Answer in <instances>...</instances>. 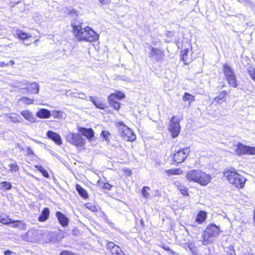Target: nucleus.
<instances>
[{"instance_id":"c85d7f7f","label":"nucleus","mask_w":255,"mask_h":255,"mask_svg":"<svg viewBox=\"0 0 255 255\" xmlns=\"http://www.w3.org/2000/svg\"><path fill=\"white\" fill-rule=\"evenodd\" d=\"M11 219L4 214H0V223L4 225H9V223L11 222Z\"/></svg>"},{"instance_id":"052dcab7","label":"nucleus","mask_w":255,"mask_h":255,"mask_svg":"<svg viewBox=\"0 0 255 255\" xmlns=\"http://www.w3.org/2000/svg\"><path fill=\"white\" fill-rule=\"evenodd\" d=\"M254 222L255 226V210L254 212Z\"/></svg>"},{"instance_id":"6e6d98bb","label":"nucleus","mask_w":255,"mask_h":255,"mask_svg":"<svg viewBox=\"0 0 255 255\" xmlns=\"http://www.w3.org/2000/svg\"><path fill=\"white\" fill-rule=\"evenodd\" d=\"M188 248H189V250L190 251H193V248H194V245L192 244H189L188 245Z\"/></svg>"},{"instance_id":"e433bc0d","label":"nucleus","mask_w":255,"mask_h":255,"mask_svg":"<svg viewBox=\"0 0 255 255\" xmlns=\"http://www.w3.org/2000/svg\"><path fill=\"white\" fill-rule=\"evenodd\" d=\"M111 135V133L109 131L106 130H103L101 133V135L102 137L106 141L109 142L110 141V139L109 137Z\"/></svg>"},{"instance_id":"9d476101","label":"nucleus","mask_w":255,"mask_h":255,"mask_svg":"<svg viewBox=\"0 0 255 255\" xmlns=\"http://www.w3.org/2000/svg\"><path fill=\"white\" fill-rule=\"evenodd\" d=\"M180 120L176 119L175 116H173L170 121L169 130L170 131L173 138L176 137L180 133Z\"/></svg>"},{"instance_id":"69168bd1","label":"nucleus","mask_w":255,"mask_h":255,"mask_svg":"<svg viewBox=\"0 0 255 255\" xmlns=\"http://www.w3.org/2000/svg\"><path fill=\"white\" fill-rule=\"evenodd\" d=\"M241 16L242 17V18L243 19V20H245V17L242 15H241Z\"/></svg>"},{"instance_id":"603ef678","label":"nucleus","mask_w":255,"mask_h":255,"mask_svg":"<svg viewBox=\"0 0 255 255\" xmlns=\"http://www.w3.org/2000/svg\"><path fill=\"white\" fill-rule=\"evenodd\" d=\"M41 173L42 174V175L44 177H45L46 178L49 177V174H48V172L44 169L42 171H41Z\"/></svg>"},{"instance_id":"774afa93","label":"nucleus","mask_w":255,"mask_h":255,"mask_svg":"<svg viewBox=\"0 0 255 255\" xmlns=\"http://www.w3.org/2000/svg\"><path fill=\"white\" fill-rule=\"evenodd\" d=\"M248 255H253V254H248Z\"/></svg>"},{"instance_id":"4d7b16f0","label":"nucleus","mask_w":255,"mask_h":255,"mask_svg":"<svg viewBox=\"0 0 255 255\" xmlns=\"http://www.w3.org/2000/svg\"><path fill=\"white\" fill-rule=\"evenodd\" d=\"M5 64H6V63L5 62L0 61V66H1L2 67L6 66V65Z\"/></svg>"},{"instance_id":"49530a36","label":"nucleus","mask_w":255,"mask_h":255,"mask_svg":"<svg viewBox=\"0 0 255 255\" xmlns=\"http://www.w3.org/2000/svg\"><path fill=\"white\" fill-rule=\"evenodd\" d=\"M227 252V255H236L235 251L233 249L228 248Z\"/></svg>"},{"instance_id":"c9c22d12","label":"nucleus","mask_w":255,"mask_h":255,"mask_svg":"<svg viewBox=\"0 0 255 255\" xmlns=\"http://www.w3.org/2000/svg\"><path fill=\"white\" fill-rule=\"evenodd\" d=\"M0 185H1V188L3 190H9L12 187V185H11V183L7 181L2 182H1Z\"/></svg>"},{"instance_id":"6e6552de","label":"nucleus","mask_w":255,"mask_h":255,"mask_svg":"<svg viewBox=\"0 0 255 255\" xmlns=\"http://www.w3.org/2000/svg\"><path fill=\"white\" fill-rule=\"evenodd\" d=\"M21 83L20 86L21 87V89H25L31 94H38L39 86L37 83L35 82L29 83L27 80H24L21 82Z\"/></svg>"},{"instance_id":"58836bf2","label":"nucleus","mask_w":255,"mask_h":255,"mask_svg":"<svg viewBox=\"0 0 255 255\" xmlns=\"http://www.w3.org/2000/svg\"><path fill=\"white\" fill-rule=\"evenodd\" d=\"M52 115L54 118L61 119L63 117V113L61 111H53Z\"/></svg>"},{"instance_id":"6ab92c4d","label":"nucleus","mask_w":255,"mask_h":255,"mask_svg":"<svg viewBox=\"0 0 255 255\" xmlns=\"http://www.w3.org/2000/svg\"><path fill=\"white\" fill-rule=\"evenodd\" d=\"M90 101L94 104L96 108L100 109H104L106 107L100 99H97L96 97L90 96Z\"/></svg>"},{"instance_id":"4be33fe9","label":"nucleus","mask_w":255,"mask_h":255,"mask_svg":"<svg viewBox=\"0 0 255 255\" xmlns=\"http://www.w3.org/2000/svg\"><path fill=\"white\" fill-rule=\"evenodd\" d=\"M223 71L225 74L226 78L235 75L232 68L227 64L224 65Z\"/></svg>"},{"instance_id":"c756f323","label":"nucleus","mask_w":255,"mask_h":255,"mask_svg":"<svg viewBox=\"0 0 255 255\" xmlns=\"http://www.w3.org/2000/svg\"><path fill=\"white\" fill-rule=\"evenodd\" d=\"M229 84L233 88H236L238 86L236 75H234L226 78Z\"/></svg>"},{"instance_id":"473e14b6","label":"nucleus","mask_w":255,"mask_h":255,"mask_svg":"<svg viewBox=\"0 0 255 255\" xmlns=\"http://www.w3.org/2000/svg\"><path fill=\"white\" fill-rule=\"evenodd\" d=\"M177 188L179 189V190L180 191L181 194L183 195L187 196L188 195V190L186 187H185L184 185H182L180 183H179L177 185Z\"/></svg>"},{"instance_id":"0e129e2a","label":"nucleus","mask_w":255,"mask_h":255,"mask_svg":"<svg viewBox=\"0 0 255 255\" xmlns=\"http://www.w3.org/2000/svg\"><path fill=\"white\" fill-rule=\"evenodd\" d=\"M84 96L85 95L84 94H81V97H80L81 98L84 99Z\"/></svg>"},{"instance_id":"a211bd4d","label":"nucleus","mask_w":255,"mask_h":255,"mask_svg":"<svg viewBox=\"0 0 255 255\" xmlns=\"http://www.w3.org/2000/svg\"><path fill=\"white\" fill-rule=\"evenodd\" d=\"M36 115L41 119H48L51 117V114L49 110L46 109H41L37 112Z\"/></svg>"},{"instance_id":"a18cd8bd","label":"nucleus","mask_w":255,"mask_h":255,"mask_svg":"<svg viewBox=\"0 0 255 255\" xmlns=\"http://www.w3.org/2000/svg\"><path fill=\"white\" fill-rule=\"evenodd\" d=\"M114 109L117 111H118L120 109V104L119 102H117L116 103H113L110 104Z\"/></svg>"},{"instance_id":"423d86ee","label":"nucleus","mask_w":255,"mask_h":255,"mask_svg":"<svg viewBox=\"0 0 255 255\" xmlns=\"http://www.w3.org/2000/svg\"><path fill=\"white\" fill-rule=\"evenodd\" d=\"M234 149L238 155L255 154V147L245 145L241 143L234 146Z\"/></svg>"},{"instance_id":"b1692460","label":"nucleus","mask_w":255,"mask_h":255,"mask_svg":"<svg viewBox=\"0 0 255 255\" xmlns=\"http://www.w3.org/2000/svg\"><path fill=\"white\" fill-rule=\"evenodd\" d=\"M227 96V91L225 90L222 91L219 93V95L215 98L214 100L218 103L221 104L225 101Z\"/></svg>"},{"instance_id":"f8f14e48","label":"nucleus","mask_w":255,"mask_h":255,"mask_svg":"<svg viewBox=\"0 0 255 255\" xmlns=\"http://www.w3.org/2000/svg\"><path fill=\"white\" fill-rule=\"evenodd\" d=\"M107 247L111 255H125L121 248L112 242L107 243Z\"/></svg>"},{"instance_id":"f3484780","label":"nucleus","mask_w":255,"mask_h":255,"mask_svg":"<svg viewBox=\"0 0 255 255\" xmlns=\"http://www.w3.org/2000/svg\"><path fill=\"white\" fill-rule=\"evenodd\" d=\"M9 224L10 225V227L20 230H24L26 227V225L21 220H14L11 219V222L9 223Z\"/></svg>"},{"instance_id":"412c9836","label":"nucleus","mask_w":255,"mask_h":255,"mask_svg":"<svg viewBox=\"0 0 255 255\" xmlns=\"http://www.w3.org/2000/svg\"><path fill=\"white\" fill-rule=\"evenodd\" d=\"M49 209L47 208H44L38 217L39 221L44 222L47 220L49 216Z\"/></svg>"},{"instance_id":"79ce46f5","label":"nucleus","mask_w":255,"mask_h":255,"mask_svg":"<svg viewBox=\"0 0 255 255\" xmlns=\"http://www.w3.org/2000/svg\"><path fill=\"white\" fill-rule=\"evenodd\" d=\"M35 233H36V232L35 231H28L27 232V236H28V239H28V241L32 242H34V241L36 240L35 238H31V237L32 235H34Z\"/></svg>"},{"instance_id":"4468645a","label":"nucleus","mask_w":255,"mask_h":255,"mask_svg":"<svg viewBox=\"0 0 255 255\" xmlns=\"http://www.w3.org/2000/svg\"><path fill=\"white\" fill-rule=\"evenodd\" d=\"M55 215L59 223L62 227H65L68 225L69 219L63 213L60 211H57L56 212Z\"/></svg>"},{"instance_id":"2eb2a0df","label":"nucleus","mask_w":255,"mask_h":255,"mask_svg":"<svg viewBox=\"0 0 255 255\" xmlns=\"http://www.w3.org/2000/svg\"><path fill=\"white\" fill-rule=\"evenodd\" d=\"M47 136L49 138L52 139L56 144L61 145L62 144V140L60 135L51 130L47 132Z\"/></svg>"},{"instance_id":"8fccbe9b","label":"nucleus","mask_w":255,"mask_h":255,"mask_svg":"<svg viewBox=\"0 0 255 255\" xmlns=\"http://www.w3.org/2000/svg\"><path fill=\"white\" fill-rule=\"evenodd\" d=\"M102 5H107L110 2V0H99Z\"/></svg>"},{"instance_id":"680f3d73","label":"nucleus","mask_w":255,"mask_h":255,"mask_svg":"<svg viewBox=\"0 0 255 255\" xmlns=\"http://www.w3.org/2000/svg\"><path fill=\"white\" fill-rule=\"evenodd\" d=\"M170 35H171V33H170V32H169V31H167V32H166V35H167V36H170Z\"/></svg>"},{"instance_id":"20e7f679","label":"nucleus","mask_w":255,"mask_h":255,"mask_svg":"<svg viewBox=\"0 0 255 255\" xmlns=\"http://www.w3.org/2000/svg\"><path fill=\"white\" fill-rule=\"evenodd\" d=\"M229 182L237 188H242L246 181V178L238 174L234 169L228 170L224 173Z\"/></svg>"},{"instance_id":"e2e57ef3","label":"nucleus","mask_w":255,"mask_h":255,"mask_svg":"<svg viewBox=\"0 0 255 255\" xmlns=\"http://www.w3.org/2000/svg\"><path fill=\"white\" fill-rule=\"evenodd\" d=\"M38 42V40H36L35 41H34V44L36 45H37V42Z\"/></svg>"},{"instance_id":"9b49d317","label":"nucleus","mask_w":255,"mask_h":255,"mask_svg":"<svg viewBox=\"0 0 255 255\" xmlns=\"http://www.w3.org/2000/svg\"><path fill=\"white\" fill-rule=\"evenodd\" d=\"M190 150L188 148H183L176 151L173 155V160L178 163H181L184 161L188 155Z\"/></svg>"},{"instance_id":"5fc2aeb1","label":"nucleus","mask_w":255,"mask_h":255,"mask_svg":"<svg viewBox=\"0 0 255 255\" xmlns=\"http://www.w3.org/2000/svg\"><path fill=\"white\" fill-rule=\"evenodd\" d=\"M14 64V61L12 60H11L7 63H6L5 65H6V66H12Z\"/></svg>"},{"instance_id":"dca6fc26","label":"nucleus","mask_w":255,"mask_h":255,"mask_svg":"<svg viewBox=\"0 0 255 255\" xmlns=\"http://www.w3.org/2000/svg\"><path fill=\"white\" fill-rule=\"evenodd\" d=\"M125 97V95L123 93L118 91L114 94H111L108 97L109 104L116 103L117 100H120Z\"/></svg>"},{"instance_id":"13d9d810","label":"nucleus","mask_w":255,"mask_h":255,"mask_svg":"<svg viewBox=\"0 0 255 255\" xmlns=\"http://www.w3.org/2000/svg\"><path fill=\"white\" fill-rule=\"evenodd\" d=\"M105 221L106 222L108 223L110 225H111L112 224H113L112 223H111V221H110L107 218H105Z\"/></svg>"},{"instance_id":"338daca9","label":"nucleus","mask_w":255,"mask_h":255,"mask_svg":"<svg viewBox=\"0 0 255 255\" xmlns=\"http://www.w3.org/2000/svg\"><path fill=\"white\" fill-rule=\"evenodd\" d=\"M24 44L26 45H28V43H24Z\"/></svg>"},{"instance_id":"393cba45","label":"nucleus","mask_w":255,"mask_h":255,"mask_svg":"<svg viewBox=\"0 0 255 255\" xmlns=\"http://www.w3.org/2000/svg\"><path fill=\"white\" fill-rule=\"evenodd\" d=\"M206 213L205 211H201L197 214L196 221L199 223H202L206 219Z\"/></svg>"},{"instance_id":"de8ad7c7","label":"nucleus","mask_w":255,"mask_h":255,"mask_svg":"<svg viewBox=\"0 0 255 255\" xmlns=\"http://www.w3.org/2000/svg\"><path fill=\"white\" fill-rule=\"evenodd\" d=\"M103 188L105 189L110 190L112 188V185L108 183H105L104 184Z\"/></svg>"},{"instance_id":"a19ab883","label":"nucleus","mask_w":255,"mask_h":255,"mask_svg":"<svg viewBox=\"0 0 255 255\" xmlns=\"http://www.w3.org/2000/svg\"><path fill=\"white\" fill-rule=\"evenodd\" d=\"M248 73L252 79L255 82V69L253 67L249 68Z\"/></svg>"},{"instance_id":"09e8293b","label":"nucleus","mask_w":255,"mask_h":255,"mask_svg":"<svg viewBox=\"0 0 255 255\" xmlns=\"http://www.w3.org/2000/svg\"><path fill=\"white\" fill-rule=\"evenodd\" d=\"M26 152L29 154V155H33L34 152L31 149V148L29 147H26L25 148Z\"/></svg>"},{"instance_id":"0eeeda50","label":"nucleus","mask_w":255,"mask_h":255,"mask_svg":"<svg viewBox=\"0 0 255 255\" xmlns=\"http://www.w3.org/2000/svg\"><path fill=\"white\" fill-rule=\"evenodd\" d=\"M66 140L76 146H82L85 144V139L76 133H69L66 136Z\"/></svg>"},{"instance_id":"864d4df0","label":"nucleus","mask_w":255,"mask_h":255,"mask_svg":"<svg viewBox=\"0 0 255 255\" xmlns=\"http://www.w3.org/2000/svg\"><path fill=\"white\" fill-rule=\"evenodd\" d=\"M35 167L36 168L37 170H38L40 172H41V171H42L44 169L42 166L40 165H36L35 166Z\"/></svg>"},{"instance_id":"2f4dec72","label":"nucleus","mask_w":255,"mask_h":255,"mask_svg":"<svg viewBox=\"0 0 255 255\" xmlns=\"http://www.w3.org/2000/svg\"><path fill=\"white\" fill-rule=\"evenodd\" d=\"M149 190H150V188L148 186H144L141 190V194L146 199L150 198V194L148 192Z\"/></svg>"},{"instance_id":"4c0bfd02","label":"nucleus","mask_w":255,"mask_h":255,"mask_svg":"<svg viewBox=\"0 0 255 255\" xmlns=\"http://www.w3.org/2000/svg\"><path fill=\"white\" fill-rule=\"evenodd\" d=\"M19 101H21L24 104H26V105L32 104L34 102L33 99H30V98L25 97H22L21 99H20Z\"/></svg>"},{"instance_id":"c03bdc74","label":"nucleus","mask_w":255,"mask_h":255,"mask_svg":"<svg viewBox=\"0 0 255 255\" xmlns=\"http://www.w3.org/2000/svg\"><path fill=\"white\" fill-rule=\"evenodd\" d=\"M86 207L88 209H89L90 210H91L92 212H96L97 211V208L94 206V205L92 204H87L86 205Z\"/></svg>"},{"instance_id":"ddd939ff","label":"nucleus","mask_w":255,"mask_h":255,"mask_svg":"<svg viewBox=\"0 0 255 255\" xmlns=\"http://www.w3.org/2000/svg\"><path fill=\"white\" fill-rule=\"evenodd\" d=\"M78 131L82 135L86 137L89 140H91L94 136V131L91 128H86L83 127L78 128Z\"/></svg>"},{"instance_id":"cd10ccee","label":"nucleus","mask_w":255,"mask_h":255,"mask_svg":"<svg viewBox=\"0 0 255 255\" xmlns=\"http://www.w3.org/2000/svg\"><path fill=\"white\" fill-rule=\"evenodd\" d=\"M9 168V171L11 172H16L18 171L19 167L17 164V163L14 160H11V162L8 165Z\"/></svg>"},{"instance_id":"aec40b11","label":"nucleus","mask_w":255,"mask_h":255,"mask_svg":"<svg viewBox=\"0 0 255 255\" xmlns=\"http://www.w3.org/2000/svg\"><path fill=\"white\" fill-rule=\"evenodd\" d=\"M21 115L24 119L28 120L30 123H34L35 122V118L34 117L32 113L28 110L23 111L21 112Z\"/></svg>"},{"instance_id":"a878e982","label":"nucleus","mask_w":255,"mask_h":255,"mask_svg":"<svg viewBox=\"0 0 255 255\" xmlns=\"http://www.w3.org/2000/svg\"><path fill=\"white\" fill-rule=\"evenodd\" d=\"M76 189L77 191L79 194L83 198L85 199L88 197V194L87 191L80 185L77 184L76 185Z\"/></svg>"},{"instance_id":"ea45409f","label":"nucleus","mask_w":255,"mask_h":255,"mask_svg":"<svg viewBox=\"0 0 255 255\" xmlns=\"http://www.w3.org/2000/svg\"><path fill=\"white\" fill-rule=\"evenodd\" d=\"M239 2L244 4L246 6L253 7L255 5L254 3L250 0H237Z\"/></svg>"},{"instance_id":"5701e85b","label":"nucleus","mask_w":255,"mask_h":255,"mask_svg":"<svg viewBox=\"0 0 255 255\" xmlns=\"http://www.w3.org/2000/svg\"><path fill=\"white\" fill-rule=\"evenodd\" d=\"M15 34L17 36L19 39L21 40H25L31 37V34L26 33L20 29L15 30Z\"/></svg>"},{"instance_id":"7c9ffc66","label":"nucleus","mask_w":255,"mask_h":255,"mask_svg":"<svg viewBox=\"0 0 255 255\" xmlns=\"http://www.w3.org/2000/svg\"><path fill=\"white\" fill-rule=\"evenodd\" d=\"M11 121L14 123H20L21 119L20 117L15 113H11L8 116Z\"/></svg>"},{"instance_id":"bb28decb","label":"nucleus","mask_w":255,"mask_h":255,"mask_svg":"<svg viewBox=\"0 0 255 255\" xmlns=\"http://www.w3.org/2000/svg\"><path fill=\"white\" fill-rule=\"evenodd\" d=\"M165 172L168 176L173 175H180L182 173V170L179 168L167 169L165 170Z\"/></svg>"},{"instance_id":"37998d69","label":"nucleus","mask_w":255,"mask_h":255,"mask_svg":"<svg viewBox=\"0 0 255 255\" xmlns=\"http://www.w3.org/2000/svg\"><path fill=\"white\" fill-rule=\"evenodd\" d=\"M60 255H78L77 253L72 252L67 250H64L62 251Z\"/></svg>"},{"instance_id":"bf43d9fd","label":"nucleus","mask_w":255,"mask_h":255,"mask_svg":"<svg viewBox=\"0 0 255 255\" xmlns=\"http://www.w3.org/2000/svg\"><path fill=\"white\" fill-rule=\"evenodd\" d=\"M17 147L20 149L21 150H24L23 147L21 145H20L19 144H17Z\"/></svg>"},{"instance_id":"7ed1b4c3","label":"nucleus","mask_w":255,"mask_h":255,"mask_svg":"<svg viewBox=\"0 0 255 255\" xmlns=\"http://www.w3.org/2000/svg\"><path fill=\"white\" fill-rule=\"evenodd\" d=\"M220 232L219 227L214 224H210L203 232L202 240L201 241L202 242L203 245H208L212 243L219 235Z\"/></svg>"},{"instance_id":"f704fd0d","label":"nucleus","mask_w":255,"mask_h":255,"mask_svg":"<svg viewBox=\"0 0 255 255\" xmlns=\"http://www.w3.org/2000/svg\"><path fill=\"white\" fill-rule=\"evenodd\" d=\"M183 100L185 101H194L195 100V97L186 92L183 95Z\"/></svg>"},{"instance_id":"3c124183","label":"nucleus","mask_w":255,"mask_h":255,"mask_svg":"<svg viewBox=\"0 0 255 255\" xmlns=\"http://www.w3.org/2000/svg\"><path fill=\"white\" fill-rule=\"evenodd\" d=\"M3 254L4 255H15V253L12 252L9 250H6L4 251Z\"/></svg>"},{"instance_id":"1a4fd4ad","label":"nucleus","mask_w":255,"mask_h":255,"mask_svg":"<svg viewBox=\"0 0 255 255\" xmlns=\"http://www.w3.org/2000/svg\"><path fill=\"white\" fill-rule=\"evenodd\" d=\"M149 50L148 57L151 59L156 61H161L164 57V51L161 49L149 46L148 47Z\"/></svg>"},{"instance_id":"f03ea898","label":"nucleus","mask_w":255,"mask_h":255,"mask_svg":"<svg viewBox=\"0 0 255 255\" xmlns=\"http://www.w3.org/2000/svg\"><path fill=\"white\" fill-rule=\"evenodd\" d=\"M186 178L190 182L197 183L201 186L208 185L211 180V177L200 170H191L188 172Z\"/></svg>"},{"instance_id":"f257e3e1","label":"nucleus","mask_w":255,"mask_h":255,"mask_svg":"<svg viewBox=\"0 0 255 255\" xmlns=\"http://www.w3.org/2000/svg\"><path fill=\"white\" fill-rule=\"evenodd\" d=\"M71 25L73 34L79 41L93 42L99 38V35L91 27L85 26L79 18L74 19Z\"/></svg>"},{"instance_id":"72a5a7b5","label":"nucleus","mask_w":255,"mask_h":255,"mask_svg":"<svg viewBox=\"0 0 255 255\" xmlns=\"http://www.w3.org/2000/svg\"><path fill=\"white\" fill-rule=\"evenodd\" d=\"M188 52V49H185L181 51V59L184 62L185 64H186L187 61V56Z\"/></svg>"},{"instance_id":"39448f33","label":"nucleus","mask_w":255,"mask_h":255,"mask_svg":"<svg viewBox=\"0 0 255 255\" xmlns=\"http://www.w3.org/2000/svg\"><path fill=\"white\" fill-rule=\"evenodd\" d=\"M118 130L119 134L125 140L133 141L136 138L134 132L122 122L118 123Z\"/></svg>"}]
</instances>
